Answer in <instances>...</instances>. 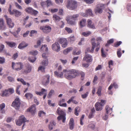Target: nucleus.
Wrapping results in <instances>:
<instances>
[{"label":"nucleus","instance_id":"14","mask_svg":"<svg viewBox=\"0 0 131 131\" xmlns=\"http://www.w3.org/2000/svg\"><path fill=\"white\" fill-rule=\"evenodd\" d=\"M81 15L85 17H87L88 16H92L93 15L91 9H90L86 10L85 13H82Z\"/></svg>","mask_w":131,"mask_h":131},{"label":"nucleus","instance_id":"46","mask_svg":"<svg viewBox=\"0 0 131 131\" xmlns=\"http://www.w3.org/2000/svg\"><path fill=\"white\" fill-rule=\"evenodd\" d=\"M91 34L90 31H87L86 32H83L82 33V35L86 37Z\"/></svg>","mask_w":131,"mask_h":131},{"label":"nucleus","instance_id":"20","mask_svg":"<svg viewBox=\"0 0 131 131\" xmlns=\"http://www.w3.org/2000/svg\"><path fill=\"white\" fill-rule=\"evenodd\" d=\"M47 90L43 88H42L40 92L35 91V93L38 95H39L40 96H41L43 94H45V93H47Z\"/></svg>","mask_w":131,"mask_h":131},{"label":"nucleus","instance_id":"27","mask_svg":"<svg viewBox=\"0 0 131 131\" xmlns=\"http://www.w3.org/2000/svg\"><path fill=\"white\" fill-rule=\"evenodd\" d=\"M6 27L4 25L3 20L2 19H0V30H5Z\"/></svg>","mask_w":131,"mask_h":131},{"label":"nucleus","instance_id":"13","mask_svg":"<svg viewBox=\"0 0 131 131\" xmlns=\"http://www.w3.org/2000/svg\"><path fill=\"white\" fill-rule=\"evenodd\" d=\"M49 79L50 76L49 75H47L45 76L42 82V84L45 86L47 85L49 82Z\"/></svg>","mask_w":131,"mask_h":131},{"label":"nucleus","instance_id":"28","mask_svg":"<svg viewBox=\"0 0 131 131\" xmlns=\"http://www.w3.org/2000/svg\"><path fill=\"white\" fill-rule=\"evenodd\" d=\"M56 124V123L54 121H51L48 126V128L50 130H52L53 128V126L55 125Z\"/></svg>","mask_w":131,"mask_h":131},{"label":"nucleus","instance_id":"15","mask_svg":"<svg viewBox=\"0 0 131 131\" xmlns=\"http://www.w3.org/2000/svg\"><path fill=\"white\" fill-rule=\"evenodd\" d=\"M60 42L62 45V46L63 48L66 47L67 45V42L66 38H62L60 39Z\"/></svg>","mask_w":131,"mask_h":131},{"label":"nucleus","instance_id":"43","mask_svg":"<svg viewBox=\"0 0 131 131\" xmlns=\"http://www.w3.org/2000/svg\"><path fill=\"white\" fill-rule=\"evenodd\" d=\"M69 16L71 17V19H73V20H74L75 21L76 20H77V17L79 16V15L78 14H76L72 16Z\"/></svg>","mask_w":131,"mask_h":131},{"label":"nucleus","instance_id":"16","mask_svg":"<svg viewBox=\"0 0 131 131\" xmlns=\"http://www.w3.org/2000/svg\"><path fill=\"white\" fill-rule=\"evenodd\" d=\"M83 60L86 61L88 62H91L92 61V56L89 54H86L83 59Z\"/></svg>","mask_w":131,"mask_h":131},{"label":"nucleus","instance_id":"35","mask_svg":"<svg viewBox=\"0 0 131 131\" xmlns=\"http://www.w3.org/2000/svg\"><path fill=\"white\" fill-rule=\"evenodd\" d=\"M33 9L30 7H28L25 9V11L27 13L31 14Z\"/></svg>","mask_w":131,"mask_h":131},{"label":"nucleus","instance_id":"17","mask_svg":"<svg viewBox=\"0 0 131 131\" xmlns=\"http://www.w3.org/2000/svg\"><path fill=\"white\" fill-rule=\"evenodd\" d=\"M36 110L35 105V104H33L27 110V111L33 114L36 112Z\"/></svg>","mask_w":131,"mask_h":131},{"label":"nucleus","instance_id":"12","mask_svg":"<svg viewBox=\"0 0 131 131\" xmlns=\"http://www.w3.org/2000/svg\"><path fill=\"white\" fill-rule=\"evenodd\" d=\"M52 48L53 50L57 52H59L60 50V46L58 43L57 42L52 44Z\"/></svg>","mask_w":131,"mask_h":131},{"label":"nucleus","instance_id":"3","mask_svg":"<svg viewBox=\"0 0 131 131\" xmlns=\"http://www.w3.org/2000/svg\"><path fill=\"white\" fill-rule=\"evenodd\" d=\"M12 67L13 70L18 71L20 70L23 68L24 65L22 63L20 62L16 63L12 62Z\"/></svg>","mask_w":131,"mask_h":131},{"label":"nucleus","instance_id":"19","mask_svg":"<svg viewBox=\"0 0 131 131\" xmlns=\"http://www.w3.org/2000/svg\"><path fill=\"white\" fill-rule=\"evenodd\" d=\"M28 44L25 42L23 41L20 43L18 47L20 49H23L28 46Z\"/></svg>","mask_w":131,"mask_h":131},{"label":"nucleus","instance_id":"36","mask_svg":"<svg viewBox=\"0 0 131 131\" xmlns=\"http://www.w3.org/2000/svg\"><path fill=\"white\" fill-rule=\"evenodd\" d=\"M5 107V104L4 103H2V104L0 105V111L2 113H3L4 112V111L3 110Z\"/></svg>","mask_w":131,"mask_h":131},{"label":"nucleus","instance_id":"9","mask_svg":"<svg viewBox=\"0 0 131 131\" xmlns=\"http://www.w3.org/2000/svg\"><path fill=\"white\" fill-rule=\"evenodd\" d=\"M7 25L9 28H12L14 27V24L11 19L8 17L7 15L4 16Z\"/></svg>","mask_w":131,"mask_h":131},{"label":"nucleus","instance_id":"7","mask_svg":"<svg viewBox=\"0 0 131 131\" xmlns=\"http://www.w3.org/2000/svg\"><path fill=\"white\" fill-rule=\"evenodd\" d=\"M20 104V100L18 97H17L12 103V105L16 109H19Z\"/></svg>","mask_w":131,"mask_h":131},{"label":"nucleus","instance_id":"11","mask_svg":"<svg viewBox=\"0 0 131 131\" xmlns=\"http://www.w3.org/2000/svg\"><path fill=\"white\" fill-rule=\"evenodd\" d=\"M92 47L91 49L90 48H87L85 51V53L86 54H87L88 52H91L93 53L94 51V50L96 47V43L95 42H92Z\"/></svg>","mask_w":131,"mask_h":131},{"label":"nucleus","instance_id":"63","mask_svg":"<svg viewBox=\"0 0 131 131\" xmlns=\"http://www.w3.org/2000/svg\"><path fill=\"white\" fill-rule=\"evenodd\" d=\"M84 1L87 3L91 4L92 3L94 0H84Z\"/></svg>","mask_w":131,"mask_h":131},{"label":"nucleus","instance_id":"41","mask_svg":"<svg viewBox=\"0 0 131 131\" xmlns=\"http://www.w3.org/2000/svg\"><path fill=\"white\" fill-rule=\"evenodd\" d=\"M53 18L54 20L57 21H59L61 19L58 16L56 15H53Z\"/></svg>","mask_w":131,"mask_h":131},{"label":"nucleus","instance_id":"31","mask_svg":"<svg viewBox=\"0 0 131 131\" xmlns=\"http://www.w3.org/2000/svg\"><path fill=\"white\" fill-rule=\"evenodd\" d=\"M95 112V110L94 108H93L91 111L89 116V118H92L94 116V114Z\"/></svg>","mask_w":131,"mask_h":131},{"label":"nucleus","instance_id":"37","mask_svg":"<svg viewBox=\"0 0 131 131\" xmlns=\"http://www.w3.org/2000/svg\"><path fill=\"white\" fill-rule=\"evenodd\" d=\"M80 107L78 106L76 107L75 109L74 114L77 116H78L79 115V113L80 112Z\"/></svg>","mask_w":131,"mask_h":131},{"label":"nucleus","instance_id":"40","mask_svg":"<svg viewBox=\"0 0 131 131\" xmlns=\"http://www.w3.org/2000/svg\"><path fill=\"white\" fill-rule=\"evenodd\" d=\"M25 96L27 99H31L33 97V95L30 93H27L25 94Z\"/></svg>","mask_w":131,"mask_h":131},{"label":"nucleus","instance_id":"56","mask_svg":"<svg viewBox=\"0 0 131 131\" xmlns=\"http://www.w3.org/2000/svg\"><path fill=\"white\" fill-rule=\"evenodd\" d=\"M30 53L31 54L36 55L38 53V52L37 50H32L30 52Z\"/></svg>","mask_w":131,"mask_h":131},{"label":"nucleus","instance_id":"61","mask_svg":"<svg viewBox=\"0 0 131 131\" xmlns=\"http://www.w3.org/2000/svg\"><path fill=\"white\" fill-rule=\"evenodd\" d=\"M48 54V52H46L45 53H43L42 54V57L45 59H47V55Z\"/></svg>","mask_w":131,"mask_h":131},{"label":"nucleus","instance_id":"42","mask_svg":"<svg viewBox=\"0 0 131 131\" xmlns=\"http://www.w3.org/2000/svg\"><path fill=\"white\" fill-rule=\"evenodd\" d=\"M102 90V87L101 86H99L98 88L97 91V94L99 96H100L101 95V91Z\"/></svg>","mask_w":131,"mask_h":131},{"label":"nucleus","instance_id":"23","mask_svg":"<svg viewBox=\"0 0 131 131\" xmlns=\"http://www.w3.org/2000/svg\"><path fill=\"white\" fill-rule=\"evenodd\" d=\"M63 73V72H59L57 71H55L54 72L55 76L58 78H62Z\"/></svg>","mask_w":131,"mask_h":131},{"label":"nucleus","instance_id":"49","mask_svg":"<svg viewBox=\"0 0 131 131\" xmlns=\"http://www.w3.org/2000/svg\"><path fill=\"white\" fill-rule=\"evenodd\" d=\"M89 94V92H87L85 93L82 94L81 95L82 98L83 99L86 98L88 96Z\"/></svg>","mask_w":131,"mask_h":131},{"label":"nucleus","instance_id":"60","mask_svg":"<svg viewBox=\"0 0 131 131\" xmlns=\"http://www.w3.org/2000/svg\"><path fill=\"white\" fill-rule=\"evenodd\" d=\"M5 59L4 58L0 57V63L2 64L5 62Z\"/></svg>","mask_w":131,"mask_h":131},{"label":"nucleus","instance_id":"50","mask_svg":"<svg viewBox=\"0 0 131 131\" xmlns=\"http://www.w3.org/2000/svg\"><path fill=\"white\" fill-rule=\"evenodd\" d=\"M64 25V23L62 21H61L59 24V26L61 28H63Z\"/></svg>","mask_w":131,"mask_h":131},{"label":"nucleus","instance_id":"21","mask_svg":"<svg viewBox=\"0 0 131 131\" xmlns=\"http://www.w3.org/2000/svg\"><path fill=\"white\" fill-rule=\"evenodd\" d=\"M69 18L67 17L66 20L68 24L71 25H74L75 24V21L73 20V19H71V18L68 16Z\"/></svg>","mask_w":131,"mask_h":131},{"label":"nucleus","instance_id":"32","mask_svg":"<svg viewBox=\"0 0 131 131\" xmlns=\"http://www.w3.org/2000/svg\"><path fill=\"white\" fill-rule=\"evenodd\" d=\"M6 42L8 46L11 48L14 47L16 45V43L14 42L6 41Z\"/></svg>","mask_w":131,"mask_h":131},{"label":"nucleus","instance_id":"51","mask_svg":"<svg viewBox=\"0 0 131 131\" xmlns=\"http://www.w3.org/2000/svg\"><path fill=\"white\" fill-rule=\"evenodd\" d=\"M17 80L18 81H20L24 85H26V82L22 79L18 78Z\"/></svg>","mask_w":131,"mask_h":131},{"label":"nucleus","instance_id":"5","mask_svg":"<svg viewBox=\"0 0 131 131\" xmlns=\"http://www.w3.org/2000/svg\"><path fill=\"white\" fill-rule=\"evenodd\" d=\"M105 103V101L101 100L100 102H97L95 104V106L96 111H99L102 110L103 107Z\"/></svg>","mask_w":131,"mask_h":131},{"label":"nucleus","instance_id":"34","mask_svg":"<svg viewBox=\"0 0 131 131\" xmlns=\"http://www.w3.org/2000/svg\"><path fill=\"white\" fill-rule=\"evenodd\" d=\"M14 14H15V16L16 17H18L21 14V12L16 9H14Z\"/></svg>","mask_w":131,"mask_h":131},{"label":"nucleus","instance_id":"24","mask_svg":"<svg viewBox=\"0 0 131 131\" xmlns=\"http://www.w3.org/2000/svg\"><path fill=\"white\" fill-rule=\"evenodd\" d=\"M74 125V119L73 118H71L69 123V128L70 129H73Z\"/></svg>","mask_w":131,"mask_h":131},{"label":"nucleus","instance_id":"44","mask_svg":"<svg viewBox=\"0 0 131 131\" xmlns=\"http://www.w3.org/2000/svg\"><path fill=\"white\" fill-rule=\"evenodd\" d=\"M114 42V39H112L107 41V43L105 44V46L107 47L109 46V45L112 43Z\"/></svg>","mask_w":131,"mask_h":131},{"label":"nucleus","instance_id":"18","mask_svg":"<svg viewBox=\"0 0 131 131\" xmlns=\"http://www.w3.org/2000/svg\"><path fill=\"white\" fill-rule=\"evenodd\" d=\"M87 26L89 28L93 29H95V26L94 23H92L91 20L88 19L87 20Z\"/></svg>","mask_w":131,"mask_h":131},{"label":"nucleus","instance_id":"48","mask_svg":"<svg viewBox=\"0 0 131 131\" xmlns=\"http://www.w3.org/2000/svg\"><path fill=\"white\" fill-rule=\"evenodd\" d=\"M54 91L53 90L51 89L50 90L48 94L49 98H50L51 97L52 94L54 93Z\"/></svg>","mask_w":131,"mask_h":131},{"label":"nucleus","instance_id":"39","mask_svg":"<svg viewBox=\"0 0 131 131\" xmlns=\"http://www.w3.org/2000/svg\"><path fill=\"white\" fill-rule=\"evenodd\" d=\"M9 95L8 90H5L3 92L1 96H7Z\"/></svg>","mask_w":131,"mask_h":131},{"label":"nucleus","instance_id":"45","mask_svg":"<svg viewBox=\"0 0 131 131\" xmlns=\"http://www.w3.org/2000/svg\"><path fill=\"white\" fill-rule=\"evenodd\" d=\"M45 67L43 66H40L38 68V70H40L42 72H45Z\"/></svg>","mask_w":131,"mask_h":131},{"label":"nucleus","instance_id":"10","mask_svg":"<svg viewBox=\"0 0 131 131\" xmlns=\"http://www.w3.org/2000/svg\"><path fill=\"white\" fill-rule=\"evenodd\" d=\"M40 29L42 30L43 32L47 33L51 31V28L49 26H46L40 27Z\"/></svg>","mask_w":131,"mask_h":131},{"label":"nucleus","instance_id":"26","mask_svg":"<svg viewBox=\"0 0 131 131\" xmlns=\"http://www.w3.org/2000/svg\"><path fill=\"white\" fill-rule=\"evenodd\" d=\"M31 70V67L29 65H28L26 66V68L24 70V73L27 74L30 72Z\"/></svg>","mask_w":131,"mask_h":131},{"label":"nucleus","instance_id":"22","mask_svg":"<svg viewBox=\"0 0 131 131\" xmlns=\"http://www.w3.org/2000/svg\"><path fill=\"white\" fill-rule=\"evenodd\" d=\"M48 48L46 45H42L41 48L39 50V51L41 52L44 51H46V52H48Z\"/></svg>","mask_w":131,"mask_h":131},{"label":"nucleus","instance_id":"25","mask_svg":"<svg viewBox=\"0 0 131 131\" xmlns=\"http://www.w3.org/2000/svg\"><path fill=\"white\" fill-rule=\"evenodd\" d=\"M65 102V100L64 99H62L60 100L58 102V105L61 106L66 107L67 104L66 103H63Z\"/></svg>","mask_w":131,"mask_h":131},{"label":"nucleus","instance_id":"30","mask_svg":"<svg viewBox=\"0 0 131 131\" xmlns=\"http://www.w3.org/2000/svg\"><path fill=\"white\" fill-rule=\"evenodd\" d=\"M48 59H46L42 61L41 64L42 65V66L45 67L48 65Z\"/></svg>","mask_w":131,"mask_h":131},{"label":"nucleus","instance_id":"8","mask_svg":"<svg viewBox=\"0 0 131 131\" xmlns=\"http://www.w3.org/2000/svg\"><path fill=\"white\" fill-rule=\"evenodd\" d=\"M104 5L102 4H98L95 9L94 11L95 13L101 14L103 11L104 8Z\"/></svg>","mask_w":131,"mask_h":131},{"label":"nucleus","instance_id":"59","mask_svg":"<svg viewBox=\"0 0 131 131\" xmlns=\"http://www.w3.org/2000/svg\"><path fill=\"white\" fill-rule=\"evenodd\" d=\"M65 29L69 33H71L72 32V30L70 28L66 27L65 28Z\"/></svg>","mask_w":131,"mask_h":131},{"label":"nucleus","instance_id":"64","mask_svg":"<svg viewBox=\"0 0 131 131\" xmlns=\"http://www.w3.org/2000/svg\"><path fill=\"white\" fill-rule=\"evenodd\" d=\"M78 58V57H74L72 61V63L73 64L75 63V62L77 60Z\"/></svg>","mask_w":131,"mask_h":131},{"label":"nucleus","instance_id":"33","mask_svg":"<svg viewBox=\"0 0 131 131\" xmlns=\"http://www.w3.org/2000/svg\"><path fill=\"white\" fill-rule=\"evenodd\" d=\"M105 109L106 110V113H107L108 114L109 113H110L111 114L112 112V108H110L108 105L106 106Z\"/></svg>","mask_w":131,"mask_h":131},{"label":"nucleus","instance_id":"52","mask_svg":"<svg viewBox=\"0 0 131 131\" xmlns=\"http://www.w3.org/2000/svg\"><path fill=\"white\" fill-rule=\"evenodd\" d=\"M96 48L95 50L97 52L100 49V43L99 42L97 43L96 45Z\"/></svg>","mask_w":131,"mask_h":131},{"label":"nucleus","instance_id":"2","mask_svg":"<svg viewBox=\"0 0 131 131\" xmlns=\"http://www.w3.org/2000/svg\"><path fill=\"white\" fill-rule=\"evenodd\" d=\"M57 113L60 116H59L57 118V119L59 120L62 119V122L64 123L66 119V114L65 112L61 110L60 107L58 108L56 111Z\"/></svg>","mask_w":131,"mask_h":131},{"label":"nucleus","instance_id":"47","mask_svg":"<svg viewBox=\"0 0 131 131\" xmlns=\"http://www.w3.org/2000/svg\"><path fill=\"white\" fill-rule=\"evenodd\" d=\"M36 57L29 58H28L30 62L32 63L36 61Z\"/></svg>","mask_w":131,"mask_h":131},{"label":"nucleus","instance_id":"29","mask_svg":"<svg viewBox=\"0 0 131 131\" xmlns=\"http://www.w3.org/2000/svg\"><path fill=\"white\" fill-rule=\"evenodd\" d=\"M86 21V20L84 19H82L80 21V25L81 27H83L85 26Z\"/></svg>","mask_w":131,"mask_h":131},{"label":"nucleus","instance_id":"55","mask_svg":"<svg viewBox=\"0 0 131 131\" xmlns=\"http://www.w3.org/2000/svg\"><path fill=\"white\" fill-rule=\"evenodd\" d=\"M38 13V12L37 11L34 10L33 9L31 14L34 16H36L37 15Z\"/></svg>","mask_w":131,"mask_h":131},{"label":"nucleus","instance_id":"53","mask_svg":"<svg viewBox=\"0 0 131 131\" xmlns=\"http://www.w3.org/2000/svg\"><path fill=\"white\" fill-rule=\"evenodd\" d=\"M122 43L121 41H119L117 42L116 43L114 44V47H117L119 46Z\"/></svg>","mask_w":131,"mask_h":131},{"label":"nucleus","instance_id":"54","mask_svg":"<svg viewBox=\"0 0 131 131\" xmlns=\"http://www.w3.org/2000/svg\"><path fill=\"white\" fill-rule=\"evenodd\" d=\"M75 40V38L74 36H70L68 38L69 41L71 42L74 41Z\"/></svg>","mask_w":131,"mask_h":131},{"label":"nucleus","instance_id":"58","mask_svg":"<svg viewBox=\"0 0 131 131\" xmlns=\"http://www.w3.org/2000/svg\"><path fill=\"white\" fill-rule=\"evenodd\" d=\"M48 105L51 106L53 107L54 106L55 104L54 103H52L51 101L50 100H48Z\"/></svg>","mask_w":131,"mask_h":131},{"label":"nucleus","instance_id":"62","mask_svg":"<svg viewBox=\"0 0 131 131\" xmlns=\"http://www.w3.org/2000/svg\"><path fill=\"white\" fill-rule=\"evenodd\" d=\"M45 113L43 111H40L38 113V116H41L42 115H45Z\"/></svg>","mask_w":131,"mask_h":131},{"label":"nucleus","instance_id":"1","mask_svg":"<svg viewBox=\"0 0 131 131\" xmlns=\"http://www.w3.org/2000/svg\"><path fill=\"white\" fill-rule=\"evenodd\" d=\"M63 72L65 78L68 80H71L75 78L79 75V73L78 70L74 69H64Z\"/></svg>","mask_w":131,"mask_h":131},{"label":"nucleus","instance_id":"57","mask_svg":"<svg viewBox=\"0 0 131 131\" xmlns=\"http://www.w3.org/2000/svg\"><path fill=\"white\" fill-rule=\"evenodd\" d=\"M46 3L47 4V7L49 6L52 4V3L51 1L47 0L46 1Z\"/></svg>","mask_w":131,"mask_h":131},{"label":"nucleus","instance_id":"38","mask_svg":"<svg viewBox=\"0 0 131 131\" xmlns=\"http://www.w3.org/2000/svg\"><path fill=\"white\" fill-rule=\"evenodd\" d=\"M43 38H41V40H38L37 41V45H34V47L36 48H37L40 45L41 41H42L43 40Z\"/></svg>","mask_w":131,"mask_h":131},{"label":"nucleus","instance_id":"6","mask_svg":"<svg viewBox=\"0 0 131 131\" xmlns=\"http://www.w3.org/2000/svg\"><path fill=\"white\" fill-rule=\"evenodd\" d=\"M26 119L23 115L19 117L18 120H17L16 121V124L17 125L20 126L22 124L24 123L22 126V128L25 126V123L26 122Z\"/></svg>","mask_w":131,"mask_h":131},{"label":"nucleus","instance_id":"4","mask_svg":"<svg viewBox=\"0 0 131 131\" xmlns=\"http://www.w3.org/2000/svg\"><path fill=\"white\" fill-rule=\"evenodd\" d=\"M77 6V2L73 0H70L68 2L67 8L71 10H73Z\"/></svg>","mask_w":131,"mask_h":131}]
</instances>
